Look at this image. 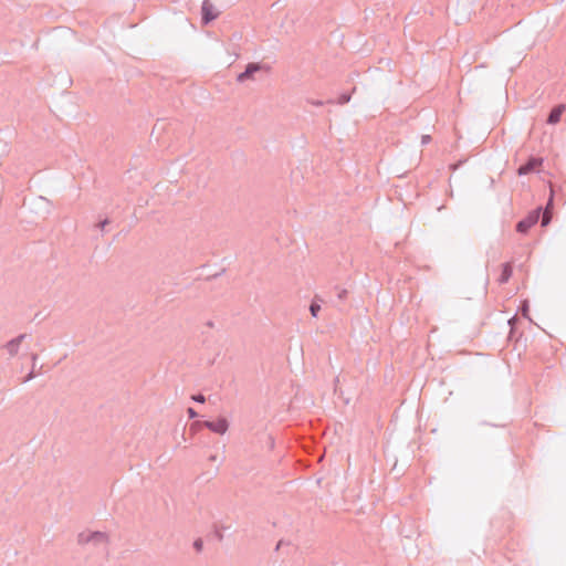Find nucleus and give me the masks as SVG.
<instances>
[{
  "label": "nucleus",
  "instance_id": "nucleus-1",
  "mask_svg": "<svg viewBox=\"0 0 566 566\" xmlns=\"http://www.w3.org/2000/svg\"><path fill=\"white\" fill-rule=\"evenodd\" d=\"M77 543L82 546H91L105 552L108 545V536L103 532L84 531L78 534Z\"/></svg>",
  "mask_w": 566,
  "mask_h": 566
},
{
  "label": "nucleus",
  "instance_id": "nucleus-2",
  "mask_svg": "<svg viewBox=\"0 0 566 566\" xmlns=\"http://www.w3.org/2000/svg\"><path fill=\"white\" fill-rule=\"evenodd\" d=\"M260 71L269 72L270 67L268 65L261 64V63H254V62L249 63L245 66V70L237 76V81L239 83H243L248 80H254V74Z\"/></svg>",
  "mask_w": 566,
  "mask_h": 566
},
{
  "label": "nucleus",
  "instance_id": "nucleus-3",
  "mask_svg": "<svg viewBox=\"0 0 566 566\" xmlns=\"http://www.w3.org/2000/svg\"><path fill=\"white\" fill-rule=\"evenodd\" d=\"M541 216V208H537L530 212L527 217L522 219L516 224V230L520 233H526L534 224L537 223Z\"/></svg>",
  "mask_w": 566,
  "mask_h": 566
},
{
  "label": "nucleus",
  "instance_id": "nucleus-4",
  "mask_svg": "<svg viewBox=\"0 0 566 566\" xmlns=\"http://www.w3.org/2000/svg\"><path fill=\"white\" fill-rule=\"evenodd\" d=\"M202 23L208 24L218 18V12L210 0H203L201 4Z\"/></svg>",
  "mask_w": 566,
  "mask_h": 566
},
{
  "label": "nucleus",
  "instance_id": "nucleus-5",
  "mask_svg": "<svg viewBox=\"0 0 566 566\" xmlns=\"http://www.w3.org/2000/svg\"><path fill=\"white\" fill-rule=\"evenodd\" d=\"M203 424L210 431L218 434H224L229 429V422L226 418H219L218 420L214 421H205Z\"/></svg>",
  "mask_w": 566,
  "mask_h": 566
},
{
  "label": "nucleus",
  "instance_id": "nucleus-6",
  "mask_svg": "<svg viewBox=\"0 0 566 566\" xmlns=\"http://www.w3.org/2000/svg\"><path fill=\"white\" fill-rule=\"evenodd\" d=\"M25 334H20L19 336L12 338L9 340L4 347L8 350L9 355L11 357L15 356L20 349L21 343L25 339Z\"/></svg>",
  "mask_w": 566,
  "mask_h": 566
},
{
  "label": "nucleus",
  "instance_id": "nucleus-7",
  "mask_svg": "<svg viewBox=\"0 0 566 566\" xmlns=\"http://www.w3.org/2000/svg\"><path fill=\"white\" fill-rule=\"evenodd\" d=\"M542 164V160L538 158H531L527 163L524 165H521L517 172L520 176L527 175L532 171H534L537 167H539Z\"/></svg>",
  "mask_w": 566,
  "mask_h": 566
},
{
  "label": "nucleus",
  "instance_id": "nucleus-8",
  "mask_svg": "<svg viewBox=\"0 0 566 566\" xmlns=\"http://www.w3.org/2000/svg\"><path fill=\"white\" fill-rule=\"evenodd\" d=\"M564 111H565L564 105L555 106L548 115L547 123L552 124V125L557 124L560 120V116Z\"/></svg>",
  "mask_w": 566,
  "mask_h": 566
},
{
  "label": "nucleus",
  "instance_id": "nucleus-9",
  "mask_svg": "<svg viewBox=\"0 0 566 566\" xmlns=\"http://www.w3.org/2000/svg\"><path fill=\"white\" fill-rule=\"evenodd\" d=\"M512 276V266L510 263H505L503 264V269H502V273H501V276L499 279L500 283H506L510 277Z\"/></svg>",
  "mask_w": 566,
  "mask_h": 566
},
{
  "label": "nucleus",
  "instance_id": "nucleus-10",
  "mask_svg": "<svg viewBox=\"0 0 566 566\" xmlns=\"http://www.w3.org/2000/svg\"><path fill=\"white\" fill-rule=\"evenodd\" d=\"M552 206V198L549 199V202L547 203L546 208H545V211L543 213V217H542V227H546L549 222H551V213H549V208Z\"/></svg>",
  "mask_w": 566,
  "mask_h": 566
},
{
  "label": "nucleus",
  "instance_id": "nucleus-11",
  "mask_svg": "<svg viewBox=\"0 0 566 566\" xmlns=\"http://www.w3.org/2000/svg\"><path fill=\"white\" fill-rule=\"evenodd\" d=\"M319 311H321V305L317 304L315 301H313L310 306V312H311L312 316L316 317Z\"/></svg>",
  "mask_w": 566,
  "mask_h": 566
},
{
  "label": "nucleus",
  "instance_id": "nucleus-12",
  "mask_svg": "<svg viewBox=\"0 0 566 566\" xmlns=\"http://www.w3.org/2000/svg\"><path fill=\"white\" fill-rule=\"evenodd\" d=\"M349 101H350V94L344 93V94L339 95L337 103L339 105H344V104H347Z\"/></svg>",
  "mask_w": 566,
  "mask_h": 566
},
{
  "label": "nucleus",
  "instance_id": "nucleus-13",
  "mask_svg": "<svg viewBox=\"0 0 566 566\" xmlns=\"http://www.w3.org/2000/svg\"><path fill=\"white\" fill-rule=\"evenodd\" d=\"M109 223V220L108 219H104L103 221L98 222L96 224V227L101 230V231H104L105 230V227Z\"/></svg>",
  "mask_w": 566,
  "mask_h": 566
},
{
  "label": "nucleus",
  "instance_id": "nucleus-14",
  "mask_svg": "<svg viewBox=\"0 0 566 566\" xmlns=\"http://www.w3.org/2000/svg\"><path fill=\"white\" fill-rule=\"evenodd\" d=\"M34 368L32 367V370L28 374V376L24 378L23 382H28L32 380L35 377Z\"/></svg>",
  "mask_w": 566,
  "mask_h": 566
},
{
  "label": "nucleus",
  "instance_id": "nucleus-15",
  "mask_svg": "<svg viewBox=\"0 0 566 566\" xmlns=\"http://www.w3.org/2000/svg\"><path fill=\"white\" fill-rule=\"evenodd\" d=\"M192 399L196 401V402H200V403H203L206 401V398L203 395L199 394V395H196L192 397Z\"/></svg>",
  "mask_w": 566,
  "mask_h": 566
},
{
  "label": "nucleus",
  "instance_id": "nucleus-16",
  "mask_svg": "<svg viewBox=\"0 0 566 566\" xmlns=\"http://www.w3.org/2000/svg\"><path fill=\"white\" fill-rule=\"evenodd\" d=\"M307 103L314 106H322L324 104V102L319 99H307Z\"/></svg>",
  "mask_w": 566,
  "mask_h": 566
},
{
  "label": "nucleus",
  "instance_id": "nucleus-17",
  "mask_svg": "<svg viewBox=\"0 0 566 566\" xmlns=\"http://www.w3.org/2000/svg\"><path fill=\"white\" fill-rule=\"evenodd\" d=\"M430 140H431L430 135H422V137H421V144H422V145H427V144H429V143H430Z\"/></svg>",
  "mask_w": 566,
  "mask_h": 566
},
{
  "label": "nucleus",
  "instance_id": "nucleus-18",
  "mask_svg": "<svg viewBox=\"0 0 566 566\" xmlns=\"http://www.w3.org/2000/svg\"><path fill=\"white\" fill-rule=\"evenodd\" d=\"M195 547H196L197 551H200L201 547H202V542L200 539L196 541L195 542Z\"/></svg>",
  "mask_w": 566,
  "mask_h": 566
},
{
  "label": "nucleus",
  "instance_id": "nucleus-19",
  "mask_svg": "<svg viewBox=\"0 0 566 566\" xmlns=\"http://www.w3.org/2000/svg\"><path fill=\"white\" fill-rule=\"evenodd\" d=\"M188 413H189V417H190V418H195V417H197V412H196L192 408H189V409H188Z\"/></svg>",
  "mask_w": 566,
  "mask_h": 566
},
{
  "label": "nucleus",
  "instance_id": "nucleus-20",
  "mask_svg": "<svg viewBox=\"0 0 566 566\" xmlns=\"http://www.w3.org/2000/svg\"><path fill=\"white\" fill-rule=\"evenodd\" d=\"M31 359H32V365H33L32 367L34 368L35 367V363L38 360V355L36 354H32L31 355Z\"/></svg>",
  "mask_w": 566,
  "mask_h": 566
},
{
  "label": "nucleus",
  "instance_id": "nucleus-21",
  "mask_svg": "<svg viewBox=\"0 0 566 566\" xmlns=\"http://www.w3.org/2000/svg\"><path fill=\"white\" fill-rule=\"evenodd\" d=\"M345 294H346V291H345V290H343V291L338 294V297H339V298H343V297L345 296Z\"/></svg>",
  "mask_w": 566,
  "mask_h": 566
}]
</instances>
